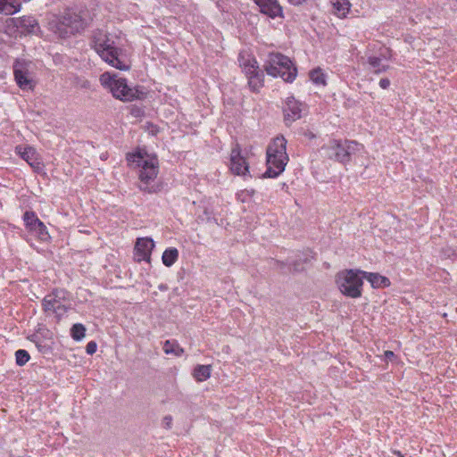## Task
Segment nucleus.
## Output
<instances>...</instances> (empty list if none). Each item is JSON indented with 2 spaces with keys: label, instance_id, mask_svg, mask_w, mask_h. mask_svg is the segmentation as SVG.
Here are the masks:
<instances>
[{
  "label": "nucleus",
  "instance_id": "f257e3e1",
  "mask_svg": "<svg viewBox=\"0 0 457 457\" xmlns=\"http://www.w3.org/2000/svg\"><path fill=\"white\" fill-rule=\"evenodd\" d=\"M120 40V38L116 35L99 30L93 37V47L102 60L109 65L120 71H127L129 69V64L122 56Z\"/></svg>",
  "mask_w": 457,
  "mask_h": 457
},
{
  "label": "nucleus",
  "instance_id": "f03ea898",
  "mask_svg": "<svg viewBox=\"0 0 457 457\" xmlns=\"http://www.w3.org/2000/svg\"><path fill=\"white\" fill-rule=\"evenodd\" d=\"M129 166L139 169L140 189L147 193H154L157 187L152 184L159 172V162L155 155L148 154L145 149L127 154Z\"/></svg>",
  "mask_w": 457,
  "mask_h": 457
},
{
  "label": "nucleus",
  "instance_id": "7ed1b4c3",
  "mask_svg": "<svg viewBox=\"0 0 457 457\" xmlns=\"http://www.w3.org/2000/svg\"><path fill=\"white\" fill-rule=\"evenodd\" d=\"M288 160L287 140L282 136L275 137L266 150L267 170L264 177L277 178L285 170Z\"/></svg>",
  "mask_w": 457,
  "mask_h": 457
},
{
  "label": "nucleus",
  "instance_id": "20e7f679",
  "mask_svg": "<svg viewBox=\"0 0 457 457\" xmlns=\"http://www.w3.org/2000/svg\"><path fill=\"white\" fill-rule=\"evenodd\" d=\"M101 86L112 96L123 102H131L139 96L138 90L128 84L127 79L117 73L105 71L99 78Z\"/></svg>",
  "mask_w": 457,
  "mask_h": 457
},
{
  "label": "nucleus",
  "instance_id": "39448f33",
  "mask_svg": "<svg viewBox=\"0 0 457 457\" xmlns=\"http://www.w3.org/2000/svg\"><path fill=\"white\" fill-rule=\"evenodd\" d=\"M264 69L268 75L279 77L286 82H292L297 75V70L292 61L279 53H271L268 55Z\"/></svg>",
  "mask_w": 457,
  "mask_h": 457
},
{
  "label": "nucleus",
  "instance_id": "423d86ee",
  "mask_svg": "<svg viewBox=\"0 0 457 457\" xmlns=\"http://www.w3.org/2000/svg\"><path fill=\"white\" fill-rule=\"evenodd\" d=\"M337 285L340 292L351 298H358L361 295L363 276L362 271L346 270L337 275Z\"/></svg>",
  "mask_w": 457,
  "mask_h": 457
},
{
  "label": "nucleus",
  "instance_id": "0eeeda50",
  "mask_svg": "<svg viewBox=\"0 0 457 457\" xmlns=\"http://www.w3.org/2000/svg\"><path fill=\"white\" fill-rule=\"evenodd\" d=\"M238 62L248 79L250 88L258 91L263 86L264 75L254 56L247 51H242L238 55Z\"/></svg>",
  "mask_w": 457,
  "mask_h": 457
},
{
  "label": "nucleus",
  "instance_id": "6e6552de",
  "mask_svg": "<svg viewBox=\"0 0 457 457\" xmlns=\"http://www.w3.org/2000/svg\"><path fill=\"white\" fill-rule=\"evenodd\" d=\"M362 145L355 141H345L341 143L337 140H330L321 147L320 154L340 162H345L352 154L359 151Z\"/></svg>",
  "mask_w": 457,
  "mask_h": 457
},
{
  "label": "nucleus",
  "instance_id": "1a4fd4ad",
  "mask_svg": "<svg viewBox=\"0 0 457 457\" xmlns=\"http://www.w3.org/2000/svg\"><path fill=\"white\" fill-rule=\"evenodd\" d=\"M69 296V293L63 289L54 290L44 298V310L54 313L58 318L62 317L71 306Z\"/></svg>",
  "mask_w": 457,
  "mask_h": 457
},
{
  "label": "nucleus",
  "instance_id": "9d476101",
  "mask_svg": "<svg viewBox=\"0 0 457 457\" xmlns=\"http://www.w3.org/2000/svg\"><path fill=\"white\" fill-rule=\"evenodd\" d=\"M13 73L17 85L22 90H31L35 87L30 62L24 60H16L13 64Z\"/></svg>",
  "mask_w": 457,
  "mask_h": 457
},
{
  "label": "nucleus",
  "instance_id": "9b49d317",
  "mask_svg": "<svg viewBox=\"0 0 457 457\" xmlns=\"http://www.w3.org/2000/svg\"><path fill=\"white\" fill-rule=\"evenodd\" d=\"M23 221L27 230L40 241H47L49 234L45 224L34 212L27 211L23 214Z\"/></svg>",
  "mask_w": 457,
  "mask_h": 457
},
{
  "label": "nucleus",
  "instance_id": "f8f14e48",
  "mask_svg": "<svg viewBox=\"0 0 457 457\" xmlns=\"http://www.w3.org/2000/svg\"><path fill=\"white\" fill-rule=\"evenodd\" d=\"M304 111L305 105L297 101L295 97L289 96L286 99L283 112L287 123L299 120Z\"/></svg>",
  "mask_w": 457,
  "mask_h": 457
},
{
  "label": "nucleus",
  "instance_id": "ddd939ff",
  "mask_svg": "<svg viewBox=\"0 0 457 457\" xmlns=\"http://www.w3.org/2000/svg\"><path fill=\"white\" fill-rule=\"evenodd\" d=\"M6 24L8 28H16L21 34L36 33L39 28L37 21L32 16L9 18Z\"/></svg>",
  "mask_w": 457,
  "mask_h": 457
},
{
  "label": "nucleus",
  "instance_id": "4468645a",
  "mask_svg": "<svg viewBox=\"0 0 457 457\" xmlns=\"http://www.w3.org/2000/svg\"><path fill=\"white\" fill-rule=\"evenodd\" d=\"M154 248V242L150 237H142L137 240L135 245V258L137 262H147L151 260V253Z\"/></svg>",
  "mask_w": 457,
  "mask_h": 457
},
{
  "label": "nucleus",
  "instance_id": "2eb2a0df",
  "mask_svg": "<svg viewBox=\"0 0 457 457\" xmlns=\"http://www.w3.org/2000/svg\"><path fill=\"white\" fill-rule=\"evenodd\" d=\"M230 170L238 176H245L249 172L248 163L238 147H235L230 153Z\"/></svg>",
  "mask_w": 457,
  "mask_h": 457
},
{
  "label": "nucleus",
  "instance_id": "dca6fc26",
  "mask_svg": "<svg viewBox=\"0 0 457 457\" xmlns=\"http://www.w3.org/2000/svg\"><path fill=\"white\" fill-rule=\"evenodd\" d=\"M71 19H72L71 16L51 14L47 21L48 29L59 37H66L69 35L70 29H67L68 27H65L63 22Z\"/></svg>",
  "mask_w": 457,
  "mask_h": 457
},
{
  "label": "nucleus",
  "instance_id": "f3484780",
  "mask_svg": "<svg viewBox=\"0 0 457 457\" xmlns=\"http://www.w3.org/2000/svg\"><path fill=\"white\" fill-rule=\"evenodd\" d=\"M259 6L260 11L274 19L276 17H282L283 9L278 0H253Z\"/></svg>",
  "mask_w": 457,
  "mask_h": 457
},
{
  "label": "nucleus",
  "instance_id": "a211bd4d",
  "mask_svg": "<svg viewBox=\"0 0 457 457\" xmlns=\"http://www.w3.org/2000/svg\"><path fill=\"white\" fill-rule=\"evenodd\" d=\"M15 152L31 167L39 168L40 162L38 161V154L34 147L30 145H17L15 147Z\"/></svg>",
  "mask_w": 457,
  "mask_h": 457
},
{
  "label": "nucleus",
  "instance_id": "6ab92c4d",
  "mask_svg": "<svg viewBox=\"0 0 457 457\" xmlns=\"http://www.w3.org/2000/svg\"><path fill=\"white\" fill-rule=\"evenodd\" d=\"M62 16L72 17V19H71L70 21L63 22L64 26L68 27L67 29H70L69 34H74V33L79 32L87 25L86 21L82 18V16L80 14H78L70 10L65 12Z\"/></svg>",
  "mask_w": 457,
  "mask_h": 457
},
{
  "label": "nucleus",
  "instance_id": "aec40b11",
  "mask_svg": "<svg viewBox=\"0 0 457 457\" xmlns=\"http://www.w3.org/2000/svg\"><path fill=\"white\" fill-rule=\"evenodd\" d=\"M363 278H366L374 288H384L390 285L389 279L378 273L362 271Z\"/></svg>",
  "mask_w": 457,
  "mask_h": 457
},
{
  "label": "nucleus",
  "instance_id": "412c9836",
  "mask_svg": "<svg viewBox=\"0 0 457 457\" xmlns=\"http://www.w3.org/2000/svg\"><path fill=\"white\" fill-rule=\"evenodd\" d=\"M332 12L338 18L343 19L347 16L351 9V4L348 0H330Z\"/></svg>",
  "mask_w": 457,
  "mask_h": 457
},
{
  "label": "nucleus",
  "instance_id": "4be33fe9",
  "mask_svg": "<svg viewBox=\"0 0 457 457\" xmlns=\"http://www.w3.org/2000/svg\"><path fill=\"white\" fill-rule=\"evenodd\" d=\"M21 9L20 0H0V13L12 15Z\"/></svg>",
  "mask_w": 457,
  "mask_h": 457
},
{
  "label": "nucleus",
  "instance_id": "5701e85b",
  "mask_svg": "<svg viewBox=\"0 0 457 457\" xmlns=\"http://www.w3.org/2000/svg\"><path fill=\"white\" fill-rule=\"evenodd\" d=\"M367 62L369 70L375 74L383 73L389 69V65L383 59L377 56H369Z\"/></svg>",
  "mask_w": 457,
  "mask_h": 457
},
{
  "label": "nucleus",
  "instance_id": "b1692460",
  "mask_svg": "<svg viewBox=\"0 0 457 457\" xmlns=\"http://www.w3.org/2000/svg\"><path fill=\"white\" fill-rule=\"evenodd\" d=\"M178 249L175 247H170L163 252L162 261L166 267H170L178 261Z\"/></svg>",
  "mask_w": 457,
  "mask_h": 457
},
{
  "label": "nucleus",
  "instance_id": "393cba45",
  "mask_svg": "<svg viewBox=\"0 0 457 457\" xmlns=\"http://www.w3.org/2000/svg\"><path fill=\"white\" fill-rule=\"evenodd\" d=\"M193 375L197 381H199V382L205 381L211 376V366L197 365L194 370Z\"/></svg>",
  "mask_w": 457,
  "mask_h": 457
},
{
  "label": "nucleus",
  "instance_id": "a878e982",
  "mask_svg": "<svg viewBox=\"0 0 457 457\" xmlns=\"http://www.w3.org/2000/svg\"><path fill=\"white\" fill-rule=\"evenodd\" d=\"M326 77H327L326 74L323 72V71L320 68H316L310 71V79L316 86H322V87L326 86V84H327Z\"/></svg>",
  "mask_w": 457,
  "mask_h": 457
},
{
  "label": "nucleus",
  "instance_id": "bb28decb",
  "mask_svg": "<svg viewBox=\"0 0 457 457\" xmlns=\"http://www.w3.org/2000/svg\"><path fill=\"white\" fill-rule=\"evenodd\" d=\"M163 351L166 354H174L180 356L183 353V349L175 341L167 340L163 345Z\"/></svg>",
  "mask_w": 457,
  "mask_h": 457
},
{
  "label": "nucleus",
  "instance_id": "cd10ccee",
  "mask_svg": "<svg viewBox=\"0 0 457 457\" xmlns=\"http://www.w3.org/2000/svg\"><path fill=\"white\" fill-rule=\"evenodd\" d=\"M71 336L75 341H80L86 336V328L80 323L74 324L71 329Z\"/></svg>",
  "mask_w": 457,
  "mask_h": 457
},
{
  "label": "nucleus",
  "instance_id": "c85d7f7f",
  "mask_svg": "<svg viewBox=\"0 0 457 457\" xmlns=\"http://www.w3.org/2000/svg\"><path fill=\"white\" fill-rule=\"evenodd\" d=\"M30 359L29 353L26 350L20 349L15 352V361L18 366L25 365Z\"/></svg>",
  "mask_w": 457,
  "mask_h": 457
},
{
  "label": "nucleus",
  "instance_id": "c756f323",
  "mask_svg": "<svg viewBox=\"0 0 457 457\" xmlns=\"http://www.w3.org/2000/svg\"><path fill=\"white\" fill-rule=\"evenodd\" d=\"M96 349H97V345L96 342L94 341H90L87 343V346H86V352L88 354H93L96 352Z\"/></svg>",
  "mask_w": 457,
  "mask_h": 457
},
{
  "label": "nucleus",
  "instance_id": "7c9ffc66",
  "mask_svg": "<svg viewBox=\"0 0 457 457\" xmlns=\"http://www.w3.org/2000/svg\"><path fill=\"white\" fill-rule=\"evenodd\" d=\"M162 426L165 428L170 429V428H171V426H172V417L170 415H167L162 419Z\"/></svg>",
  "mask_w": 457,
  "mask_h": 457
},
{
  "label": "nucleus",
  "instance_id": "2f4dec72",
  "mask_svg": "<svg viewBox=\"0 0 457 457\" xmlns=\"http://www.w3.org/2000/svg\"><path fill=\"white\" fill-rule=\"evenodd\" d=\"M390 86V80L388 79H381L379 80V87L383 89H386Z\"/></svg>",
  "mask_w": 457,
  "mask_h": 457
},
{
  "label": "nucleus",
  "instance_id": "473e14b6",
  "mask_svg": "<svg viewBox=\"0 0 457 457\" xmlns=\"http://www.w3.org/2000/svg\"><path fill=\"white\" fill-rule=\"evenodd\" d=\"M290 4H294V5H298V4H302L303 3H304L306 0H287Z\"/></svg>",
  "mask_w": 457,
  "mask_h": 457
},
{
  "label": "nucleus",
  "instance_id": "72a5a7b5",
  "mask_svg": "<svg viewBox=\"0 0 457 457\" xmlns=\"http://www.w3.org/2000/svg\"><path fill=\"white\" fill-rule=\"evenodd\" d=\"M394 353L392 351H386L385 352V356L387 358V359H390L392 357H394Z\"/></svg>",
  "mask_w": 457,
  "mask_h": 457
},
{
  "label": "nucleus",
  "instance_id": "f704fd0d",
  "mask_svg": "<svg viewBox=\"0 0 457 457\" xmlns=\"http://www.w3.org/2000/svg\"><path fill=\"white\" fill-rule=\"evenodd\" d=\"M395 454L398 456V457H404L401 452H395Z\"/></svg>",
  "mask_w": 457,
  "mask_h": 457
}]
</instances>
